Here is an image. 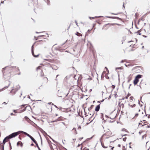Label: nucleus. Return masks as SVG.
<instances>
[{
    "mask_svg": "<svg viewBox=\"0 0 150 150\" xmlns=\"http://www.w3.org/2000/svg\"><path fill=\"white\" fill-rule=\"evenodd\" d=\"M37 146V147H38V148L39 149V150H41V149H40V147L38 146H38Z\"/></svg>",
    "mask_w": 150,
    "mask_h": 150,
    "instance_id": "obj_51",
    "label": "nucleus"
},
{
    "mask_svg": "<svg viewBox=\"0 0 150 150\" xmlns=\"http://www.w3.org/2000/svg\"><path fill=\"white\" fill-rule=\"evenodd\" d=\"M121 69L122 68H121V67H117V68H116V70H117V69Z\"/></svg>",
    "mask_w": 150,
    "mask_h": 150,
    "instance_id": "obj_40",
    "label": "nucleus"
},
{
    "mask_svg": "<svg viewBox=\"0 0 150 150\" xmlns=\"http://www.w3.org/2000/svg\"><path fill=\"white\" fill-rule=\"evenodd\" d=\"M81 129V127L80 126H79L78 127V129Z\"/></svg>",
    "mask_w": 150,
    "mask_h": 150,
    "instance_id": "obj_41",
    "label": "nucleus"
},
{
    "mask_svg": "<svg viewBox=\"0 0 150 150\" xmlns=\"http://www.w3.org/2000/svg\"><path fill=\"white\" fill-rule=\"evenodd\" d=\"M104 74H105V75H106V72L105 71H104L103 72V73H102V76H104Z\"/></svg>",
    "mask_w": 150,
    "mask_h": 150,
    "instance_id": "obj_35",
    "label": "nucleus"
},
{
    "mask_svg": "<svg viewBox=\"0 0 150 150\" xmlns=\"http://www.w3.org/2000/svg\"><path fill=\"white\" fill-rule=\"evenodd\" d=\"M141 19H139V21H140Z\"/></svg>",
    "mask_w": 150,
    "mask_h": 150,
    "instance_id": "obj_60",
    "label": "nucleus"
},
{
    "mask_svg": "<svg viewBox=\"0 0 150 150\" xmlns=\"http://www.w3.org/2000/svg\"><path fill=\"white\" fill-rule=\"evenodd\" d=\"M5 143H4L3 142L2 143L0 144V148L1 149V150H4V145Z\"/></svg>",
    "mask_w": 150,
    "mask_h": 150,
    "instance_id": "obj_25",
    "label": "nucleus"
},
{
    "mask_svg": "<svg viewBox=\"0 0 150 150\" xmlns=\"http://www.w3.org/2000/svg\"><path fill=\"white\" fill-rule=\"evenodd\" d=\"M129 43L128 44L129 46L132 48L133 49H131V50H134V49H133L134 48H136L137 45H136L135 44H134V42L133 41H130L129 42Z\"/></svg>",
    "mask_w": 150,
    "mask_h": 150,
    "instance_id": "obj_11",
    "label": "nucleus"
},
{
    "mask_svg": "<svg viewBox=\"0 0 150 150\" xmlns=\"http://www.w3.org/2000/svg\"><path fill=\"white\" fill-rule=\"evenodd\" d=\"M44 74L43 71L42 70L40 74V76L42 77V80L43 82L47 83L48 81V79L47 77H44Z\"/></svg>",
    "mask_w": 150,
    "mask_h": 150,
    "instance_id": "obj_8",
    "label": "nucleus"
},
{
    "mask_svg": "<svg viewBox=\"0 0 150 150\" xmlns=\"http://www.w3.org/2000/svg\"><path fill=\"white\" fill-rule=\"evenodd\" d=\"M121 131L123 132H127V130L123 128L121 130Z\"/></svg>",
    "mask_w": 150,
    "mask_h": 150,
    "instance_id": "obj_32",
    "label": "nucleus"
},
{
    "mask_svg": "<svg viewBox=\"0 0 150 150\" xmlns=\"http://www.w3.org/2000/svg\"><path fill=\"white\" fill-rule=\"evenodd\" d=\"M92 117H91L89 118V119H88L89 121H90L89 122L86 123V125H88V124H89V123H91L93 121V120L92 119Z\"/></svg>",
    "mask_w": 150,
    "mask_h": 150,
    "instance_id": "obj_29",
    "label": "nucleus"
},
{
    "mask_svg": "<svg viewBox=\"0 0 150 150\" xmlns=\"http://www.w3.org/2000/svg\"><path fill=\"white\" fill-rule=\"evenodd\" d=\"M142 67L141 66H137L133 68L132 70H137L140 71L141 69H142Z\"/></svg>",
    "mask_w": 150,
    "mask_h": 150,
    "instance_id": "obj_18",
    "label": "nucleus"
},
{
    "mask_svg": "<svg viewBox=\"0 0 150 150\" xmlns=\"http://www.w3.org/2000/svg\"><path fill=\"white\" fill-rule=\"evenodd\" d=\"M148 118H150V115H148Z\"/></svg>",
    "mask_w": 150,
    "mask_h": 150,
    "instance_id": "obj_54",
    "label": "nucleus"
},
{
    "mask_svg": "<svg viewBox=\"0 0 150 150\" xmlns=\"http://www.w3.org/2000/svg\"><path fill=\"white\" fill-rule=\"evenodd\" d=\"M7 104V103H6V102H4L2 103V104H4L5 105H6Z\"/></svg>",
    "mask_w": 150,
    "mask_h": 150,
    "instance_id": "obj_46",
    "label": "nucleus"
},
{
    "mask_svg": "<svg viewBox=\"0 0 150 150\" xmlns=\"http://www.w3.org/2000/svg\"><path fill=\"white\" fill-rule=\"evenodd\" d=\"M100 108V105H98L96 106L95 109V110L96 111H97V112L99 110Z\"/></svg>",
    "mask_w": 150,
    "mask_h": 150,
    "instance_id": "obj_27",
    "label": "nucleus"
},
{
    "mask_svg": "<svg viewBox=\"0 0 150 150\" xmlns=\"http://www.w3.org/2000/svg\"><path fill=\"white\" fill-rule=\"evenodd\" d=\"M129 65L131 66H133L134 65V64H132V63L129 64Z\"/></svg>",
    "mask_w": 150,
    "mask_h": 150,
    "instance_id": "obj_43",
    "label": "nucleus"
},
{
    "mask_svg": "<svg viewBox=\"0 0 150 150\" xmlns=\"http://www.w3.org/2000/svg\"><path fill=\"white\" fill-rule=\"evenodd\" d=\"M75 35L78 36H82V35L81 33H79L78 32H77L76 33H75Z\"/></svg>",
    "mask_w": 150,
    "mask_h": 150,
    "instance_id": "obj_30",
    "label": "nucleus"
},
{
    "mask_svg": "<svg viewBox=\"0 0 150 150\" xmlns=\"http://www.w3.org/2000/svg\"><path fill=\"white\" fill-rule=\"evenodd\" d=\"M17 146H20L21 147H22L23 146V144L22 143V142H21V141H19L18 142L17 144Z\"/></svg>",
    "mask_w": 150,
    "mask_h": 150,
    "instance_id": "obj_24",
    "label": "nucleus"
},
{
    "mask_svg": "<svg viewBox=\"0 0 150 150\" xmlns=\"http://www.w3.org/2000/svg\"><path fill=\"white\" fill-rule=\"evenodd\" d=\"M115 87V86L114 85H112V89H114Z\"/></svg>",
    "mask_w": 150,
    "mask_h": 150,
    "instance_id": "obj_38",
    "label": "nucleus"
},
{
    "mask_svg": "<svg viewBox=\"0 0 150 150\" xmlns=\"http://www.w3.org/2000/svg\"><path fill=\"white\" fill-rule=\"evenodd\" d=\"M100 141L101 142V145L103 148H110L111 147V146H110L108 144L109 143V141H108V142H107L106 141H105V139L104 140H102V139H101Z\"/></svg>",
    "mask_w": 150,
    "mask_h": 150,
    "instance_id": "obj_2",
    "label": "nucleus"
},
{
    "mask_svg": "<svg viewBox=\"0 0 150 150\" xmlns=\"http://www.w3.org/2000/svg\"><path fill=\"white\" fill-rule=\"evenodd\" d=\"M128 105L130 108H133L134 109H135L136 110V108H138V107L136 106V105L135 104H131L130 103H129Z\"/></svg>",
    "mask_w": 150,
    "mask_h": 150,
    "instance_id": "obj_22",
    "label": "nucleus"
},
{
    "mask_svg": "<svg viewBox=\"0 0 150 150\" xmlns=\"http://www.w3.org/2000/svg\"><path fill=\"white\" fill-rule=\"evenodd\" d=\"M85 142H83L81 144H79L77 146V147L81 145V150H89V149L88 147L85 146Z\"/></svg>",
    "mask_w": 150,
    "mask_h": 150,
    "instance_id": "obj_7",
    "label": "nucleus"
},
{
    "mask_svg": "<svg viewBox=\"0 0 150 150\" xmlns=\"http://www.w3.org/2000/svg\"><path fill=\"white\" fill-rule=\"evenodd\" d=\"M143 132V131H140L139 132V134H141V133H142V132Z\"/></svg>",
    "mask_w": 150,
    "mask_h": 150,
    "instance_id": "obj_48",
    "label": "nucleus"
},
{
    "mask_svg": "<svg viewBox=\"0 0 150 150\" xmlns=\"http://www.w3.org/2000/svg\"><path fill=\"white\" fill-rule=\"evenodd\" d=\"M58 115L57 114H55V116H57Z\"/></svg>",
    "mask_w": 150,
    "mask_h": 150,
    "instance_id": "obj_57",
    "label": "nucleus"
},
{
    "mask_svg": "<svg viewBox=\"0 0 150 150\" xmlns=\"http://www.w3.org/2000/svg\"><path fill=\"white\" fill-rule=\"evenodd\" d=\"M114 148V147H111V148L110 149V150H113V149Z\"/></svg>",
    "mask_w": 150,
    "mask_h": 150,
    "instance_id": "obj_50",
    "label": "nucleus"
},
{
    "mask_svg": "<svg viewBox=\"0 0 150 150\" xmlns=\"http://www.w3.org/2000/svg\"><path fill=\"white\" fill-rule=\"evenodd\" d=\"M118 105L120 108L121 107L122 109L124 107V104L122 101L119 102L118 103Z\"/></svg>",
    "mask_w": 150,
    "mask_h": 150,
    "instance_id": "obj_23",
    "label": "nucleus"
},
{
    "mask_svg": "<svg viewBox=\"0 0 150 150\" xmlns=\"http://www.w3.org/2000/svg\"><path fill=\"white\" fill-rule=\"evenodd\" d=\"M2 108V107H0V108Z\"/></svg>",
    "mask_w": 150,
    "mask_h": 150,
    "instance_id": "obj_61",
    "label": "nucleus"
},
{
    "mask_svg": "<svg viewBox=\"0 0 150 150\" xmlns=\"http://www.w3.org/2000/svg\"><path fill=\"white\" fill-rule=\"evenodd\" d=\"M105 68L106 69V71H108V72H109V71H108V69L106 67H105Z\"/></svg>",
    "mask_w": 150,
    "mask_h": 150,
    "instance_id": "obj_47",
    "label": "nucleus"
},
{
    "mask_svg": "<svg viewBox=\"0 0 150 150\" xmlns=\"http://www.w3.org/2000/svg\"><path fill=\"white\" fill-rule=\"evenodd\" d=\"M51 103H49V104H51Z\"/></svg>",
    "mask_w": 150,
    "mask_h": 150,
    "instance_id": "obj_62",
    "label": "nucleus"
},
{
    "mask_svg": "<svg viewBox=\"0 0 150 150\" xmlns=\"http://www.w3.org/2000/svg\"><path fill=\"white\" fill-rule=\"evenodd\" d=\"M126 99L127 101L128 102H132L134 99V97L131 96V94L128 93L127 96L123 98L122 99L124 100Z\"/></svg>",
    "mask_w": 150,
    "mask_h": 150,
    "instance_id": "obj_3",
    "label": "nucleus"
},
{
    "mask_svg": "<svg viewBox=\"0 0 150 150\" xmlns=\"http://www.w3.org/2000/svg\"><path fill=\"white\" fill-rule=\"evenodd\" d=\"M20 87L19 85L14 86L13 89L11 90L10 92V94L12 95L15 94V93L20 89Z\"/></svg>",
    "mask_w": 150,
    "mask_h": 150,
    "instance_id": "obj_4",
    "label": "nucleus"
},
{
    "mask_svg": "<svg viewBox=\"0 0 150 150\" xmlns=\"http://www.w3.org/2000/svg\"><path fill=\"white\" fill-rule=\"evenodd\" d=\"M112 25L110 24H107L104 25L103 27V29L104 30H107Z\"/></svg>",
    "mask_w": 150,
    "mask_h": 150,
    "instance_id": "obj_16",
    "label": "nucleus"
},
{
    "mask_svg": "<svg viewBox=\"0 0 150 150\" xmlns=\"http://www.w3.org/2000/svg\"><path fill=\"white\" fill-rule=\"evenodd\" d=\"M42 41V40H39V41L36 42L34 43V45H35V44H38L39 43V42H40V41Z\"/></svg>",
    "mask_w": 150,
    "mask_h": 150,
    "instance_id": "obj_33",
    "label": "nucleus"
},
{
    "mask_svg": "<svg viewBox=\"0 0 150 150\" xmlns=\"http://www.w3.org/2000/svg\"><path fill=\"white\" fill-rule=\"evenodd\" d=\"M133 76V74H130L128 77V81L129 82L132 79Z\"/></svg>",
    "mask_w": 150,
    "mask_h": 150,
    "instance_id": "obj_28",
    "label": "nucleus"
},
{
    "mask_svg": "<svg viewBox=\"0 0 150 150\" xmlns=\"http://www.w3.org/2000/svg\"><path fill=\"white\" fill-rule=\"evenodd\" d=\"M117 114L114 111L112 112L109 115V118L111 119H114L116 117Z\"/></svg>",
    "mask_w": 150,
    "mask_h": 150,
    "instance_id": "obj_15",
    "label": "nucleus"
},
{
    "mask_svg": "<svg viewBox=\"0 0 150 150\" xmlns=\"http://www.w3.org/2000/svg\"><path fill=\"white\" fill-rule=\"evenodd\" d=\"M10 139L9 136L5 137L3 141L4 143H5L6 142L9 141V139Z\"/></svg>",
    "mask_w": 150,
    "mask_h": 150,
    "instance_id": "obj_21",
    "label": "nucleus"
},
{
    "mask_svg": "<svg viewBox=\"0 0 150 150\" xmlns=\"http://www.w3.org/2000/svg\"><path fill=\"white\" fill-rule=\"evenodd\" d=\"M48 61L50 62L54 63L55 62L56 60H54V59H50L48 60Z\"/></svg>",
    "mask_w": 150,
    "mask_h": 150,
    "instance_id": "obj_31",
    "label": "nucleus"
},
{
    "mask_svg": "<svg viewBox=\"0 0 150 150\" xmlns=\"http://www.w3.org/2000/svg\"><path fill=\"white\" fill-rule=\"evenodd\" d=\"M136 110L137 112L135 114L133 118L136 119L137 117L141 115V112H140V110L138 108H136Z\"/></svg>",
    "mask_w": 150,
    "mask_h": 150,
    "instance_id": "obj_10",
    "label": "nucleus"
},
{
    "mask_svg": "<svg viewBox=\"0 0 150 150\" xmlns=\"http://www.w3.org/2000/svg\"><path fill=\"white\" fill-rule=\"evenodd\" d=\"M34 145V144H31V146H33Z\"/></svg>",
    "mask_w": 150,
    "mask_h": 150,
    "instance_id": "obj_59",
    "label": "nucleus"
},
{
    "mask_svg": "<svg viewBox=\"0 0 150 150\" xmlns=\"http://www.w3.org/2000/svg\"><path fill=\"white\" fill-rule=\"evenodd\" d=\"M91 138H88L86 139L85 141H84L83 142H85V146L88 147L90 146L91 143Z\"/></svg>",
    "mask_w": 150,
    "mask_h": 150,
    "instance_id": "obj_9",
    "label": "nucleus"
},
{
    "mask_svg": "<svg viewBox=\"0 0 150 150\" xmlns=\"http://www.w3.org/2000/svg\"><path fill=\"white\" fill-rule=\"evenodd\" d=\"M23 132L22 131H19L17 132L13 133L9 135L10 139L14 137L21 133H22Z\"/></svg>",
    "mask_w": 150,
    "mask_h": 150,
    "instance_id": "obj_6",
    "label": "nucleus"
},
{
    "mask_svg": "<svg viewBox=\"0 0 150 150\" xmlns=\"http://www.w3.org/2000/svg\"><path fill=\"white\" fill-rule=\"evenodd\" d=\"M72 131H76V129L75 128H73V129H72Z\"/></svg>",
    "mask_w": 150,
    "mask_h": 150,
    "instance_id": "obj_44",
    "label": "nucleus"
},
{
    "mask_svg": "<svg viewBox=\"0 0 150 150\" xmlns=\"http://www.w3.org/2000/svg\"><path fill=\"white\" fill-rule=\"evenodd\" d=\"M146 135H145V134L143 135H142V139H143L144 137H146Z\"/></svg>",
    "mask_w": 150,
    "mask_h": 150,
    "instance_id": "obj_42",
    "label": "nucleus"
},
{
    "mask_svg": "<svg viewBox=\"0 0 150 150\" xmlns=\"http://www.w3.org/2000/svg\"><path fill=\"white\" fill-rule=\"evenodd\" d=\"M112 132L110 130H108L106 131L104 134L102 136L101 139L104 140L105 138H108L111 137L112 135Z\"/></svg>",
    "mask_w": 150,
    "mask_h": 150,
    "instance_id": "obj_1",
    "label": "nucleus"
},
{
    "mask_svg": "<svg viewBox=\"0 0 150 150\" xmlns=\"http://www.w3.org/2000/svg\"><path fill=\"white\" fill-rule=\"evenodd\" d=\"M142 127L143 129H147L148 128L150 127V124L147 122V123L145 124V125Z\"/></svg>",
    "mask_w": 150,
    "mask_h": 150,
    "instance_id": "obj_19",
    "label": "nucleus"
},
{
    "mask_svg": "<svg viewBox=\"0 0 150 150\" xmlns=\"http://www.w3.org/2000/svg\"><path fill=\"white\" fill-rule=\"evenodd\" d=\"M126 60H122V62H126Z\"/></svg>",
    "mask_w": 150,
    "mask_h": 150,
    "instance_id": "obj_45",
    "label": "nucleus"
},
{
    "mask_svg": "<svg viewBox=\"0 0 150 150\" xmlns=\"http://www.w3.org/2000/svg\"><path fill=\"white\" fill-rule=\"evenodd\" d=\"M12 70L15 72V74L18 75L20 74L19 69L18 67H13L12 68Z\"/></svg>",
    "mask_w": 150,
    "mask_h": 150,
    "instance_id": "obj_12",
    "label": "nucleus"
},
{
    "mask_svg": "<svg viewBox=\"0 0 150 150\" xmlns=\"http://www.w3.org/2000/svg\"><path fill=\"white\" fill-rule=\"evenodd\" d=\"M16 110H14V111H13L14 112H15V113H16V112H16Z\"/></svg>",
    "mask_w": 150,
    "mask_h": 150,
    "instance_id": "obj_53",
    "label": "nucleus"
},
{
    "mask_svg": "<svg viewBox=\"0 0 150 150\" xmlns=\"http://www.w3.org/2000/svg\"><path fill=\"white\" fill-rule=\"evenodd\" d=\"M11 115H14V114L13 113H11Z\"/></svg>",
    "mask_w": 150,
    "mask_h": 150,
    "instance_id": "obj_55",
    "label": "nucleus"
},
{
    "mask_svg": "<svg viewBox=\"0 0 150 150\" xmlns=\"http://www.w3.org/2000/svg\"><path fill=\"white\" fill-rule=\"evenodd\" d=\"M126 134H125V133L123 134V135H125Z\"/></svg>",
    "mask_w": 150,
    "mask_h": 150,
    "instance_id": "obj_58",
    "label": "nucleus"
},
{
    "mask_svg": "<svg viewBox=\"0 0 150 150\" xmlns=\"http://www.w3.org/2000/svg\"><path fill=\"white\" fill-rule=\"evenodd\" d=\"M118 146L119 147H121V145L120 144H119L118 145Z\"/></svg>",
    "mask_w": 150,
    "mask_h": 150,
    "instance_id": "obj_52",
    "label": "nucleus"
},
{
    "mask_svg": "<svg viewBox=\"0 0 150 150\" xmlns=\"http://www.w3.org/2000/svg\"><path fill=\"white\" fill-rule=\"evenodd\" d=\"M44 36H45L44 35L39 36L38 38L37 39H39L41 38V37H44ZM36 40H37V39H36Z\"/></svg>",
    "mask_w": 150,
    "mask_h": 150,
    "instance_id": "obj_34",
    "label": "nucleus"
},
{
    "mask_svg": "<svg viewBox=\"0 0 150 150\" xmlns=\"http://www.w3.org/2000/svg\"><path fill=\"white\" fill-rule=\"evenodd\" d=\"M141 75H138L136 77L134 81V85H136L139 81V79L141 77Z\"/></svg>",
    "mask_w": 150,
    "mask_h": 150,
    "instance_id": "obj_14",
    "label": "nucleus"
},
{
    "mask_svg": "<svg viewBox=\"0 0 150 150\" xmlns=\"http://www.w3.org/2000/svg\"><path fill=\"white\" fill-rule=\"evenodd\" d=\"M144 120H143V121H141L139 123V126H141L142 127L145 124L148 122H144Z\"/></svg>",
    "mask_w": 150,
    "mask_h": 150,
    "instance_id": "obj_20",
    "label": "nucleus"
},
{
    "mask_svg": "<svg viewBox=\"0 0 150 150\" xmlns=\"http://www.w3.org/2000/svg\"><path fill=\"white\" fill-rule=\"evenodd\" d=\"M22 133H24L25 134L29 137H30L31 139L33 141V142L37 146H38V144L37 142L33 137L25 132H23Z\"/></svg>",
    "mask_w": 150,
    "mask_h": 150,
    "instance_id": "obj_13",
    "label": "nucleus"
},
{
    "mask_svg": "<svg viewBox=\"0 0 150 150\" xmlns=\"http://www.w3.org/2000/svg\"><path fill=\"white\" fill-rule=\"evenodd\" d=\"M24 119L26 121H27L28 122H31V121L30 120V119L26 116H25L24 117Z\"/></svg>",
    "mask_w": 150,
    "mask_h": 150,
    "instance_id": "obj_26",
    "label": "nucleus"
},
{
    "mask_svg": "<svg viewBox=\"0 0 150 150\" xmlns=\"http://www.w3.org/2000/svg\"><path fill=\"white\" fill-rule=\"evenodd\" d=\"M65 119L63 117L60 116L55 121H53V122H57L59 121H62L64 120Z\"/></svg>",
    "mask_w": 150,
    "mask_h": 150,
    "instance_id": "obj_17",
    "label": "nucleus"
},
{
    "mask_svg": "<svg viewBox=\"0 0 150 150\" xmlns=\"http://www.w3.org/2000/svg\"><path fill=\"white\" fill-rule=\"evenodd\" d=\"M41 66H39L38 67H37V70H38V69H40V68H41Z\"/></svg>",
    "mask_w": 150,
    "mask_h": 150,
    "instance_id": "obj_36",
    "label": "nucleus"
},
{
    "mask_svg": "<svg viewBox=\"0 0 150 150\" xmlns=\"http://www.w3.org/2000/svg\"><path fill=\"white\" fill-rule=\"evenodd\" d=\"M9 144H10V148H11V143L10 142H9Z\"/></svg>",
    "mask_w": 150,
    "mask_h": 150,
    "instance_id": "obj_49",
    "label": "nucleus"
},
{
    "mask_svg": "<svg viewBox=\"0 0 150 150\" xmlns=\"http://www.w3.org/2000/svg\"><path fill=\"white\" fill-rule=\"evenodd\" d=\"M115 18H116V19H119V20H122V19L121 18H119V17H115Z\"/></svg>",
    "mask_w": 150,
    "mask_h": 150,
    "instance_id": "obj_37",
    "label": "nucleus"
},
{
    "mask_svg": "<svg viewBox=\"0 0 150 150\" xmlns=\"http://www.w3.org/2000/svg\"><path fill=\"white\" fill-rule=\"evenodd\" d=\"M34 45L32 46V53L33 55L35 57H38L40 54L38 51H35V53L34 52Z\"/></svg>",
    "mask_w": 150,
    "mask_h": 150,
    "instance_id": "obj_5",
    "label": "nucleus"
},
{
    "mask_svg": "<svg viewBox=\"0 0 150 150\" xmlns=\"http://www.w3.org/2000/svg\"><path fill=\"white\" fill-rule=\"evenodd\" d=\"M71 24L69 25V27H70L71 26Z\"/></svg>",
    "mask_w": 150,
    "mask_h": 150,
    "instance_id": "obj_56",
    "label": "nucleus"
},
{
    "mask_svg": "<svg viewBox=\"0 0 150 150\" xmlns=\"http://www.w3.org/2000/svg\"><path fill=\"white\" fill-rule=\"evenodd\" d=\"M75 23L76 24V25L77 26H78V23H77V21H75Z\"/></svg>",
    "mask_w": 150,
    "mask_h": 150,
    "instance_id": "obj_39",
    "label": "nucleus"
}]
</instances>
